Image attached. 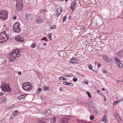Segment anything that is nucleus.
I'll return each mask as SVG.
<instances>
[{
  "mask_svg": "<svg viewBox=\"0 0 123 123\" xmlns=\"http://www.w3.org/2000/svg\"><path fill=\"white\" fill-rule=\"evenodd\" d=\"M20 49H17L16 50H14L12 52L9 53V56L10 57L9 60L10 61L12 62L16 57H19L20 55Z\"/></svg>",
  "mask_w": 123,
  "mask_h": 123,
  "instance_id": "f257e3e1",
  "label": "nucleus"
},
{
  "mask_svg": "<svg viewBox=\"0 0 123 123\" xmlns=\"http://www.w3.org/2000/svg\"><path fill=\"white\" fill-rule=\"evenodd\" d=\"M0 88L6 94H9L11 91V88L6 83H2Z\"/></svg>",
  "mask_w": 123,
  "mask_h": 123,
  "instance_id": "f03ea898",
  "label": "nucleus"
},
{
  "mask_svg": "<svg viewBox=\"0 0 123 123\" xmlns=\"http://www.w3.org/2000/svg\"><path fill=\"white\" fill-rule=\"evenodd\" d=\"M31 84L29 82H26L24 83L22 85L23 89L25 91H29L31 90L32 87Z\"/></svg>",
  "mask_w": 123,
  "mask_h": 123,
  "instance_id": "7ed1b4c3",
  "label": "nucleus"
},
{
  "mask_svg": "<svg viewBox=\"0 0 123 123\" xmlns=\"http://www.w3.org/2000/svg\"><path fill=\"white\" fill-rule=\"evenodd\" d=\"M102 59L109 64L112 65L114 64L112 59L107 55H103L102 56Z\"/></svg>",
  "mask_w": 123,
  "mask_h": 123,
  "instance_id": "20e7f679",
  "label": "nucleus"
},
{
  "mask_svg": "<svg viewBox=\"0 0 123 123\" xmlns=\"http://www.w3.org/2000/svg\"><path fill=\"white\" fill-rule=\"evenodd\" d=\"M16 8L17 10L19 11L23 7V3L22 0H16Z\"/></svg>",
  "mask_w": 123,
  "mask_h": 123,
  "instance_id": "39448f33",
  "label": "nucleus"
},
{
  "mask_svg": "<svg viewBox=\"0 0 123 123\" xmlns=\"http://www.w3.org/2000/svg\"><path fill=\"white\" fill-rule=\"evenodd\" d=\"M19 23L18 22H16L13 27V31L16 33H19L20 31V29L19 27Z\"/></svg>",
  "mask_w": 123,
  "mask_h": 123,
  "instance_id": "423d86ee",
  "label": "nucleus"
},
{
  "mask_svg": "<svg viewBox=\"0 0 123 123\" xmlns=\"http://www.w3.org/2000/svg\"><path fill=\"white\" fill-rule=\"evenodd\" d=\"M8 12L6 10H4L0 13V18L1 19L5 20L7 17Z\"/></svg>",
  "mask_w": 123,
  "mask_h": 123,
  "instance_id": "0eeeda50",
  "label": "nucleus"
},
{
  "mask_svg": "<svg viewBox=\"0 0 123 123\" xmlns=\"http://www.w3.org/2000/svg\"><path fill=\"white\" fill-rule=\"evenodd\" d=\"M15 40L18 42H22L24 41L25 39L20 36H18L15 37Z\"/></svg>",
  "mask_w": 123,
  "mask_h": 123,
  "instance_id": "6e6552de",
  "label": "nucleus"
},
{
  "mask_svg": "<svg viewBox=\"0 0 123 123\" xmlns=\"http://www.w3.org/2000/svg\"><path fill=\"white\" fill-rule=\"evenodd\" d=\"M48 121L47 118L45 117H43L38 120L37 123H46Z\"/></svg>",
  "mask_w": 123,
  "mask_h": 123,
  "instance_id": "1a4fd4ad",
  "label": "nucleus"
},
{
  "mask_svg": "<svg viewBox=\"0 0 123 123\" xmlns=\"http://www.w3.org/2000/svg\"><path fill=\"white\" fill-rule=\"evenodd\" d=\"M51 113V110H47L46 111L43 113L42 115H45V116L48 117V116L50 115Z\"/></svg>",
  "mask_w": 123,
  "mask_h": 123,
  "instance_id": "9d476101",
  "label": "nucleus"
},
{
  "mask_svg": "<svg viewBox=\"0 0 123 123\" xmlns=\"http://www.w3.org/2000/svg\"><path fill=\"white\" fill-rule=\"evenodd\" d=\"M9 36L8 34H6L5 36L3 37H1V38H2L5 42L8 39V37Z\"/></svg>",
  "mask_w": 123,
  "mask_h": 123,
  "instance_id": "9b49d317",
  "label": "nucleus"
},
{
  "mask_svg": "<svg viewBox=\"0 0 123 123\" xmlns=\"http://www.w3.org/2000/svg\"><path fill=\"white\" fill-rule=\"evenodd\" d=\"M75 3L76 2L75 1H74L72 2L71 6L70 8L72 9V10L73 11L74 10V8L75 7Z\"/></svg>",
  "mask_w": 123,
  "mask_h": 123,
  "instance_id": "f8f14e48",
  "label": "nucleus"
},
{
  "mask_svg": "<svg viewBox=\"0 0 123 123\" xmlns=\"http://www.w3.org/2000/svg\"><path fill=\"white\" fill-rule=\"evenodd\" d=\"M25 97V95H20L18 97V98L19 99H22L24 98Z\"/></svg>",
  "mask_w": 123,
  "mask_h": 123,
  "instance_id": "ddd939ff",
  "label": "nucleus"
},
{
  "mask_svg": "<svg viewBox=\"0 0 123 123\" xmlns=\"http://www.w3.org/2000/svg\"><path fill=\"white\" fill-rule=\"evenodd\" d=\"M114 59L117 64H118L120 62H121L118 58L117 57H115Z\"/></svg>",
  "mask_w": 123,
  "mask_h": 123,
  "instance_id": "4468645a",
  "label": "nucleus"
},
{
  "mask_svg": "<svg viewBox=\"0 0 123 123\" xmlns=\"http://www.w3.org/2000/svg\"><path fill=\"white\" fill-rule=\"evenodd\" d=\"M36 22L38 24H39L43 22V20L39 18H38L36 20Z\"/></svg>",
  "mask_w": 123,
  "mask_h": 123,
  "instance_id": "2eb2a0df",
  "label": "nucleus"
},
{
  "mask_svg": "<svg viewBox=\"0 0 123 123\" xmlns=\"http://www.w3.org/2000/svg\"><path fill=\"white\" fill-rule=\"evenodd\" d=\"M43 90L45 91L49 90V88L47 86L44 85L43 86Z\"/></svg>",
  "mask_w": 123,
  "mask_h": 123,
  "instance_id": "dca6fc26",
  "label": "nucleus"
},
{
  "mask_svg": "<svg viewBox=\"0 0 123 123\" xmlns=\"http://www.w3.org/2000/svg\"><path fill=\"white\" fill-rule=\"evenodd\" d=\"M114 117L115 119H116L117 121H118V120H119L120 118L119 115L117 114H116L114 115Z\"/></svg>",
  "mask_w": 123,
  "mask_h": 123,
  "instance_id": "f3484780",
  "label": "nucleus"
},
{
  "mask_svg": "<svg viewBox=\"0 0 123 123\" xmlns=\"http://www.w3.org/2000/svg\"><path fill=\"white\" fill-rule=\"evenodd\" d=\"M18 111H15L12 113V114L13 116H16L18 114Z\"/></svg>",
  "mask_w": 123,
  "mask_h": 123,
  "instance_id": "a211bd4d",
  "label": "nucleus"
},
{
  "mask_svg": "<svg viewBox=\"0 0 123 123\" xmlns=\"http://www.w3.org/2000/svg\"><path fill=\"white\" fill-rule=\"evenodd\" d=\"M117 65L120 68H122L123 67V64L121 62H120Z\"/></svg>",
  "mask_w": 123,
  "mask_h": 123,
  "instance_id": "6ab92c4d",
  "label": "nucleus"
},
{
  "mask_svg": "<svg viewBox=\"0 0 123 123\" xmlns=\"http://www.w3.org/2000/svg\"><path fill=\"white\" fill-rule=\"evenodd\" d=\"M61 9L60 10V13H57V17H58L60 15L61 13L62 12V7L61 6L59 8V9Z\"/></svg>",
  "mask_w": 123,
  "mask_h": 123,
  "instance_id": "aec40b11",
  "label": "nucleus"
},
{
  "mask_svg": "<svg viewBox=\"0 0 123 123\" xmlns=\"http://www.w3.org/2000/svg\"><path fill=\"white\" fill-rule=\"evenodd\" d=\"M74 60H76V59L74 58H73L70 61V62L71 63H75V62Z\"/></svg>",
  "mask_w": 123,
  "mask_h": 123,
  "instance_id": "412c9836",
  "label": "nucleus"
},
{
  "mask_svg": "<svg viewBox=\"0 0 123 123\" xmlns=\"http://www.w3.org/2000/svg\"><path fill=\"white\" fill-rule=\"evenodd\" d=\"M106 117L105 116H104L102 118V121L103 122L105 121V122L106 121Z\"/></svg>",
  "mask_w": 123,
  "mask_h": 123,
  "instance_id": "4be33fe9",
  "label": "nucleus"
},
{
  "mask_svg": "<svg viewBox=\"0 0 123 123\" xmlns=\"http://www.w3.org/2000/svg\"><path fill=\"white\" fill-rule=\"evenodd\" d=\"M1 100L2 102L6 101L7 100V98L6 97H3L1 98Z\"/></svg>",
  "mask_w": 123,
  "mask_h": 123,
  "instance_id": "5701e85b",
  "label": "nucleus"
},
{
  "mask_svg": "<svg viewBox=\"0 0 123 123\" xmlns=\"http://www.w3.org/2000/svg\"><path fill=\"white\" fill-rule=\"evenodd\" d=\"M59 79L60 80H67L66 78L62 77H60Z\"/></svg>",
  "mask_w": 123,
  "mask_h": 123,
  "instance_id": "b1692460",
  "label": "nucleus"
},
{
  "mask_svg": "<svg viewBox=\"0 0 123 123\" xmlns=\"http://www.w3.org/2000/svg\"><path fill=\"white\" fill-rule=\"evenodd\" d=\"M67 85H68L70 86H73V84L71 83L68 82V84Z\"/></svg>",
  "mask_w": 123,
  "mask_h": 123,
  "instance_id": "393cba45",
  "label": "nucleus"
},
{
  "mask_svg": "<svg viewBox=\"0 0 123 123\" xmlns=\"http://www.w3.org/2000/svg\"><path fill=\"white\" fill-rule=\"evenodd\" d=\"M29 14H27V13H26V14H25V18L26 19H28L29 18Z\"/></svg>",
  "mask_w": 123,
  "mask_h": 123,
  "instance_id": "a878e982",
  "label": "nucleus"
},
{
  "mask_svg": "<svg viewBox=\"0 0 123 123\" xmlns=\"http://www.w3.org/2000/svg\"><path fill=\"white\" fill-rule=\"evenodd\" d=\"M86 93L87 94H88V97L90 98H91V95L90 93L88 91H87L86 92Z\"/></svg>",
  "mask_w": 123,
  "mask_h": 123,
  "instance_id": "bb28decb",
  "label": "nucleus"
},
{
  "mask_svg": "<svg viewBox=\"0 0 123 123\" xmlns=\"http://www.w3.org/2000/svg\"><path fill=\"white\" fill-rule=\"evenodd\" d=\"M94 118V116L93 115H92L90 117V119L91 120H93Z\"/></svg>",
  "mask_w": 123,
  "mask_h": 123,
  "instance_id": "cd10ccee",
  "label": "nucleus"
},
{
  "mask_svg": "<svg viewBox=\"0 0 123 123\" xmlns=\"http://www.w3.org/2000/svg\"><path fill=\"white\" fill-rule=\"evenodd\" d=\"M5 41L2 38H0V43H3Z\"/></svg>",
  "mask_w": 123,
  "mask_h": 123,
  "instance_id": "c85d7f7f",
  "label": "nucleus"
},
{
  "mask_svg": "<svg viewBox=\"0 0 123 123\" xmlns=\"http://www.w3.org/2000/svg\"><path fill=\"white\" fill-rule=\"evenodd\" d=\"M36 46V44H35L33 43L31 45V48H34Z\"/></svg>",
  "mask_w": 123,
  "mask_h": 123,
  "instance_id": "c756f323",
  "label": "nucleus"
},
{
  "mask_svg": "<svg viewBox=\"0 0 123 123\" xmlns=\"http://www.w3.org/2000/svg\"><path fill=\"white\" fill-rule=\"evenodd\" d=\"M88 67L89 68L91 69L92 70V66L91 65H88Z\"/></svg>",
  "mask_w": 123,
  "mask_h": 123,
  "instance_id": "7c9ffc66",
  "label": "nucleus"
},
{
  "mask_svg": "<svg viewBox=\"0 0 123 123\" xmlns=\"http://www.w3.org/2000/svg\"><path fill=\"white\" fill-rule=\"evenodd\" d=\"M56 26L55 25H54L52 26L50 28L51 29H53L55 28H56Z\"/></svg>",
  "mask_w": 123,
  "mask_h": 123,
  "instance_id": "2f4dec72",
  "label": "nucleus"
},
{
  "mask_svg": "<svg viewBox=\"0 0 123 123\" xmlns=\"http://www.w3.org/2000/svg\"><path fill=\"white\" fill-rule=\"evenodd\" d=\"M102 71L103 73L105 74H106L107 72V71L106 70H104V69L102 70Z\"/></svg>",
  "mask_w": 123,
  "mask_h": 123,
  "instance_id": "473e14b6",
  "label": "nucleus"
},
{
  "mask_svg": "<svg viewBox=\"0 0 123 123\" xmlns=\"http://www.w3.org/2000/svg\"><path fill=\"white\" fill-rule=\"evenodd\" d=\"M66 17H66V16H65L63 18V22H64L66 21Z\"/></svg>",
  "mask_w": 123,
  "mask_h": 123,
  "instance_id": "72a5a7b5",
  "label": "nucleus"
},
{
  "mask_svg": "<svg viewBox=\"0 0 123 123\" xmlns=\"http://www.w3.org/2000/svg\"><path fill=\"white\" fill-rule=\"evenodd\" d=\"M68 82H67V81H65V82H64L63 83V84L65 85H67V84H68Z\"/></svg>",
  "mask_w": 123,
  "mask_h": 123,
  "instance_id": "f704fd0d",
  "label": "nucleus"
},
{
  "mask_svg": "<svg viewBox=\"0 0 123 123\" xmlns=\"http://www.w3.org/2000/svg\"><path fill=\"white\" fill-rule=\"evenodd\" d=\"M73 80L74 81L76 82L77 80V79L76 78H74L73 79Z\"/></svg>",
  "mask_w": 123,
  "mask_h": 123,
  "instance_id": "c9c22d12",
  "label": "nucleus"
},
{
  "mask_svg": "<svg viewBox=\"0 0 123 123\" xmlns=\"http://www.w3.org/2000/svg\"><path fill=\"white\" fill-rule=\"evenodd\" d=\"M48 37L50 38H51V34H49L48 35Z\"/></svg>",
  "mask_w": 123,
  "mask_h": 123,
  "instance_id": "e433bc0d",
  "label": "nucleus"
},
{
  "mask_svg": "<svg viewBox=\"0 0 123 123\" xmlns=\"http://www.w3.org/2000/svg\"><path fill=\"white\" fill-rule=\"evenodd\" d=\"M69 121V119L68 118L66 119V122H65V123H67Z\"/></svg>",
  "mask_w": 123,
  "mask_h": 123,
  "instance_id": "4c0bfd02",
  "label": "nucleus"
},
{
  "mask_svg": "<svg viewBox=\"0 0 123 123\" xmlns=\"http://www.w3.org/2000/svg\"><path fill=\"white\" fill-rule=\"evenodd\" d=\"M117 101H114L113 103V104L114 105H116L117 103Z\"/></svg>",
  "mask_w": 123,
  "mask_h": 123,
  "instance_id": "58836bf2",
  "label": "nucleus"
},
{
  "mask_svg": "<svg viewBox=\"0 0 123 123\" xmlns=\"http://www.w3.org/2000/svg\"><path fill=\"white\" fill-rule=\"evenodd\" d=\"M2 33H3V34H4V35L5 36V35H6V32L5 31H4Z\"/></svg>",
  "mask_w": 123,
  "mask_h": 123,
  "instance_id": "ea45409f",
  "label": "nucleus"
},
{
  "mask_svg": "<svg viewBox=\"0 0 123 123\" xmlns=\"http://www.w3.org/2000/svg\"><path fill=\"white\" fill-rule=\"evenodd\" d=\"M42 40H45L46 41H47V40L46 39V37H44L43 38H42Z\"/></svg>",
  "mask_w": 123,
  "mask_h": 123,
  "instance_id": "a19ab883",
  "label": "nucleus"
},
{
  "mask_svg": "<svg viewBox=\"0 0 123 123\" xmlns=\"http://www.w3.org/2000/svg\"><path fill=\"white\" fill-rule=\"evenodd\" d=\"M14 107V105H11L10 107V109H12V108H13Z\"/></svg>",
  "mask_w": 123,
  "mask_h": 123,
  "instance_id": "79ce46f5",
  "label": "nucleus"
},
{
  "mask_svg": "<svg viewBox=\"0 0 123 123\" xmlns=\"http://www.w3.org/2000/svg\"><path fill=\"white\" fill-rule=\"evenodd\" d=\"M56 118L55 117H53L52 118V120H53L55 122V121Z\"/></svg>",
  "mask_w": 123,
  "mask_h": 123,
  "instance_id": "37998d69",
  "label": "nucleus"
},
{
  "mask_svg": "<svg viewBox=\"0 0 123 123\" xmlns=\"http://www.w3.org/2000/svg\"><path fill=\"white\" fill-rule=\"evenodd\" d=\"M4 35L3 33H1L0 34V36H1L2 37H3L4 36Z\"/></svg>",
  "mask_w": 123,
  "mask_h": 123,
  "instance_id": "c03bdc74",
  "label": "nucleus"
},
{
  "mask_svg": "<svg viewBox=\"0 0 123 123\" xmlns=\"http://www.w3.org/2000/svg\"><path fill=\"white\" fill-rule=\"evenodd\" d=\"M119 51H119L117 53V54L118 55H121V52H119Z\"/></svg>",
  "mask_w": 123,
  "mask_h": 123,
  "instance_id": "a18cd8bd",
  "label": "nucleus"
},
{
  "mask_svg": "<svg viewBox=\"0 0 123 123\" xmlns=\"http://www.w3.org/2000/svg\"><path fill=\"white\" fill-rule=\"evenodd\" d=\"M94 72H96V73H98V71L97 70H92Z\"/></svg>",
  "mask_w": 123,
  "mask_h": 123,
  "instance_id": "49530a36",
  "label": "nucleus"
},
{
  "mask_svg": "<svg viewBox=\"0 0 123 123\" xmlns=\"http://www.w3.org/2000/svg\"><path fill=\"white\" fill-rule=\"evenodd\" d=\"M38 90L39 92H41L42 91V90L41 88H39L38 89Z\"/></svg>",
  "mask_w": 123,
  "mask_h": 123,
  "instance_id": "de8ad7c7",
  "label": "nucleus"
},
{
  "mask_svg": "<svg viewBox=\"0 0 123 123\" xmlns=\"http://www.w3.org/2000/svg\"><path fill=\"white\" fill-rule=\"evenodd\" d=\"M101 64L100 63H98V67H100L101 66Z\"/></svg>",
  "mask_w": 123,
  "mask_h": 123,
  "instance_id": "09e8293b",
  "label": "nucleus"
},
{
  "mask_svg": "<svg viewBox=\"0 0 123 123\" xmlns=\"http://www.w3.org/2000/svg\"><path fill=\"white\" fill-rule=\"evenodd\" d=\"M18 74L19 75H20L21 74V72H18Z\"/></svg>",
  "mask_w": 123,
  "mask_h": 123,
  "instance_id": "8fccbe9b",
  "label": "nucleus"
},
{
  "mask_svg": "<svg viewBox=\"0 0 123 123\" xmlns=\"http://www.w3.org/2000/svg\"><path fill=\"white\" fill-rule=\"evenodd\" d=\"M16 18H17V16H14V17H13V19H16Z\"/></svg>",
  "mask_w": 123,
  "mask_h": 123,
  "instance_id": "3c124183",
  "label": "nucleus"
},
{
  "mask_svg": "<svg viewBox=\"0 0 123 123\" xmlns=\"http://www.w3.org/2000/svg\"><path fill=\"white\" fill-rule=\"evenodd\" d=\"M85 84L88 85V82L87 81L85 82Z\"/></svg>",
  "mask_w": 123,
  "mask_h": 123,
  "instance_id": "603ef678",
  "label": "nucleus"
},
{
  "mask_svg": "<svg viewBox=\"0 0 123 123\" xmlns=\"http://www.w3.org/2000/svg\"><path fill=\"white\" fill-rule=\"evenodd\" d=\"M3 95V93L2 92L0 93V96H1Z\"/></svg>",
  "mask_w": 123,
  "mask_h": 123,
  "instance_id": "864d4df0",
  "label": "nucleus"
},
{
  "mask_svg": "<svg viewBox=\"0 0 123 123\" xmlns=\"http://www.w3.org/2000/svg\"><path fill=\"white\" fill-rule=\"evenodd\" d=\"M59 8H58V9L57 10V13H60V12H59Z\"/></svg>",
  "mask_w": 123,
  "mask_h": 123,
  "instance_id": "5fc2aeb1",
  "label": "nucleus"
},
{
  "mask_svg": "<svg viewBox=\"0 0 123 123\" xmlns=\"http://www.w3.org/2000/svg\"><path fill=\"white\" fill-rule=\"evenodd\" d=\"M120 81L119 80H117V81L116 82L118 84Z\"/></svg>",
  "mask_w": 123,
  "mask_h": 123,
  "instance_id": "6e6d98bb",
  "label": "nucleus"
},
{
  "mask_svg": "<svg viewBox=\"0 0 123 123\" xmlns=\"http://www.w3.org/2000/svg\"><path fill=\"white\" fill-rule=\"evenodd\" d=\"M120 101V100H117V101H117V103H119L120 101Z\"/></svg>",
  "mask_w": 123,
  "mask_h": 123,
  "instance_id": "4d7b16f0",
  "label": "nucleus"
},
{
  "mask_svg": "<svg viewBox=\"0 0 123 123\" xmlns=\"http://www.w3.org/2000/svg\"><path fill=\"white\" fill-rule=\"evenodd\" d=\"M104 98L105 99V101L106 100V97L105 96L104 97Z\"/></svg>",
  "mask_w": 123,
  "mask_h": 123,
  "instance_id": "13d9d810",
  "label": "nucleus"
},
{
  "mask_svg": "<svg viewBox=\"0 0 123 123\" xmlns=\"http://www.w3.org/2000/svg\"><path fill=\"white\" fill-rule=\"evenodd\" d=\"M59 90H60V91H62V87H61L60 88V89H59Z\"/></svg>",
  "mask_w": 123,
  "mask_h": 123,
  "instance_id": "bf43d9fd",
  "label": "nucleus"
},
{
  "mask_svg": "<svg viewBox=\"0 0 123 123\" xmlns=\"http://www.w3.org/2000/svg\"><path fill=\"white\" fill-rule=\"evenodd\" d=\"M43 45L44 46H46V43H44V44H43Z\"/></svg>",
  "mask_w": 123,
  "mask_h": 123,
  "instance_id": "052dcab7",
  "label": "nucleus"
},
{
  "mask_svg": "<svg viewBox=\"0 0 123 123\" xmlns=\"http://www.w3.org/2000/svg\"><path fill=\"white\" fill-rule=\"evenodd\" d=\"M119 52H123V49L121 51H119Z\"/></svg>",
  "mask_w": 123,
  "mask_h": 123,
  "instance_id": "680f3d73",
  "label": "nucleus"
},
{
  "mask_svg": "<svg viewBox=\"0 0 123 123\" xmlns=\"http://www.w3.org/2000/svg\"><path fill=\"white\" fill-rule=\"evenodd\" d=\"M85 123H90L88 122H87L86 121H85Z\"/></svg>",
  "mask_w": 123,
  "mask_h": 123,
  "instance_id": "e2e57ef3",
  "label": "nucleus"
},
{
  "mask_svg": "<svg viewBox=\"0 0 123 123\" xmlns=\"http://www.w3.org/2000/svg\"><path fill=\"white\" fill-rule=\"evenodd\" d=\"M71 16H69V19L71 18Z\"/></svg>",
  "mask_w": 123,
  "mask_h": 123,
  "instance_id": "0e129e2a",
  "label": "nucleus"
},
{
  "mask_svg": "<svg viewBox=\"0 0 123 123\" xmlns=\"http://www.w3.org/2000/svg\"><path fill=\"white\" fill-rule=\"evenodd\" d=\"M102 90L103 91H105V89L104 88H102Z\"/></svg>",
  "mask_w": 123,
  "mask_h": 123,
  "instance_id": "69168bd1",
  "label": "nucleus"
},
{
  "mask_svg": "<svg viewBox=\"0 0 123 123\" xmlns=\"http://www.w3.org/2000/svg\"><path fill=\"white\" fill-rule=\"evenodd\" d=\"M97 92L98 93H99V90H98L97 91Z\"/></svg>",
  "mask_w": 123,
  "mask_h": 123,
  "instance_id": "338daca9",
  "label": "nucleus"
},
{
  "mask_svg": "<svg viewBox=\"0 0 123 123\" xmlns=\"http://www.w3.org/2000/svg\"><path fill=\"white\" fill-rule=\"evenodd\" d=\"M4 15H2V17H4Z\"/></svg>",
  "mask_w": 123,
  "mask_h": 123,
  "instance_id": "774afa93",
  "label": "nucleus"
}]
</instances>
